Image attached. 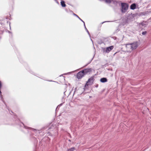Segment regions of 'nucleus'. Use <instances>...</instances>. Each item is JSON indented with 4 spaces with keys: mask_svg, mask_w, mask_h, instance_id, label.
Wrapping results in <instances>:
<instances>
[{
    "mask_svg": "<svg viewBox=\"0 0 151 151\" xmlns=\"http://www.w3.org/2000/svg\"><path fill=\"white\" fill-rule=\"evenodd\" d=\"M114 48L113 46H111L110 47L106 48H102V50L103 53H109L110 51L113 50Z\"/></svg>",
    "mask_w": 151,
    "mask_h": 151,
    "instance_id": "1",
    "label": "nucleus"
},
{
    "mask_svg": "<svg viewBox=\"0 0 151 151\" xmlns=\"http://www.w3.org/2000/svg\"><path fill=\"white\" fill-rule=\"evenodd\" d=\"M122 6V12H125L128 9V6L126 3H122L121 4Z\"/></svg>",
    "mask_w": 151,
    "mask_h": 151,
    "instance_id": "2",
    "label": "nucleus"
},
{
    "mask_svg": "<svg viewBox=\"0 0 151 151\" xmlns=\"http://www.w3.org/2000/svg\"><path fill=\"white\" fill-rule=\"evenodd\" d=\"M126 47L127 49V52H131L133 50L130 44H126Z\"/></svg>",
    "mask_w": 151,
    "mask_h": 151,
    "instance_id": "3",
    "label": "nucleus"
},
{
    "mask_svg": "<svg viewBox=\"0 0 151 151\" xmlns=\"http://www.w3.org/2000/svg\"><path fill=\"white\" fill-rule=\"evenodd\" d=\"M84 74L82 70L78 73L77 74V77L78 79H80L84 75Z\"/></svg>",
    "mask_w": 151,
    "mask_h": 151,
    "instance_id": "4",
    "label": "nucleus"
},
{
    "mask_svg": "<svg viewBox=\"0 0 151 151\" xmlns=\"http://www.w3.org/2000/svg\"><path fill=\"white\" fill-rule=\"evenodd\" d=\"M133 50L136 49L138 47V43L137 42H134L130 44Z\"/></svg>",
    "mask_w": 151,
    "mask_h": 151,
    "instance_id": "5",
    "label": "nucleus"
},
{
    "mask_svg": "<svg viewBox=\"0 0 151 151\" xmlns=\"http://www.w3.org/2000/svg\"><path fill=\"white\" fill-rule=\"evenodd\" d=\"M93 81V78H91L89 79L86 83V85L88 86L92 84Z\"/></svg>",
    "mask_w": 151,
    "mask_h": 151,
    "instance_id": "6",
    "label": "nucleus"
},
{
    "mask_svg": "<svg viewBox=\"0 0 151 151\" xmlns=\"http://www.w3.org/2000/svg\"><path fill=\"white\" fill-rule=\"evenodd\" d=\"M92 70L91 68H87L82 70L84 75H85L90 73Z\"/></svg>",
    "mask_w": 151,
    "mask_h": 151,
    "instance_id": "7",
    "label": "nucleus"
},
{
    "mask_svg": "<svg viewBox=\"0 0 151 151\" xmlns=\"http://www.w3.org/2000/svg\"><path fill=\"white\" fill-rule=\"evenodd\" d=\"M107 79L106 78H104L101 79L100 81L102 83H104L107 82Z\"/></svg>",
    "mask_w": 151,
    "mask_h": 151,
    "instance_id": "8",
    "label": "nucleus"
},
{
    "mask_svg": "<svg viewBox=\"0 0 151 151\" xmlns=\"http://www.w3.org/2000/svg\"><path fill=\"white\" fill-rule=\"evenodd\" d=\"M136 5L135 4H133L131 5L130 8L132 9H135Z\"/></svg>",
    "mask_w": 151,
    "mask_h": 151,
    "instance_id": "9",
    "label": "nucleus"
},
{
    "mask_svg": "<svg viewBox=\"0 0 151 151\" xmlns=\"http://www.w3.org/2000/svg\"><path fill=\"white\" fill-rule=\"evenodd\" d=\"M61 4L62 6L65 7L66 6V5L65 4V2L63 1H61Z\"/></svg>",
    "mask_w": 151,
    "mask_h": 151,
    "instance_id": "10",
    "label": "nucleus"
},
{
    "mask_svg": "<svg viewBox=\"0 0 151 151\" xmlns=\"http://www.w3.org/2000/svg\"><path fill=\"white\" fill-rule=\"evenodd\" d=\"M75 149L74 147H72L68 149V151H73Z\"/></svg>",
    "mask_w": 151,
    "mask_h": 151,
    "instance_id": "11",
    "label": "nucleus"
},
{
    "mask_svg": "<svg viewBox=\"0 0 151 151\" xmlns=\"http://www.w3.org/2000/svg\"><path fill=\"white\" fill-rule=\"evenodd\" d=\"M145 23H146V22H143L141 23L140 24V25H146V24H145Z\"/></svg>",
    "mask_w": 151,
    "mask_h": 151,
    "instance_id": "12",
    "label": "nucleus"
},
{
    "mask_svg": "<svg viewBox=\"0 0 151 151\" xmlns=\"http://www.w3.org/2000/svg\"><path fill=\"white\" fill-rule=\"evenodd\" d=\"M84 27H85V29H86V31L87 32H88V34L89 35V36H90V33H89L88 31V30H87V28H86V26H84Z\"/></svg>",
    "mask_w": 151,
    "mask_h": 151,
    "instance_id": "13",
    "label": "nucleus"
},
{
    "mask_svg": "<svg viewBox=\"0 0 151 151\" xmlns=\"http://www.w3.org/2000/svg\"><path fill=\"white\" fill-rule=\"evenodd\" d=\"M147 33V32L146 31H144V32H143L142 33V35H146V34Z\"/></svg>",
    "mask_w": 151,
    "mask_h": 151,
    "instance_id": "14",
    "label": "nucleus"
},
{
    "mask_svg": "<svg viewBox=\"0 0 151 151\" xmlns=\"http://www.w3.org/2000/svg\"><path fill=\"white\" fill-rule=\"evenodd\" d=\"M78 18L81 21H82L84 23V26H85V24L84 22H83L81 18H80L79 17Z\"/></svg>",
    "mask_w": 151,
    "mask_h": 151,
    "instance_id": "15",
    "label": "nucleus"
},
{
    "mask_svg": "<svg viewBox=\"0 0 151 151\" xmlns=\"http://www.w3.org/2000/svg\"><path fill=\"white\" fill-rule=\"evenodd\" d=\"M74 15L75 16H76L78 18L79 17L78 16H77L76 14H74Z\"/></svg>",
    "mask_w": 151,
    "mask_h": 151,
    "instance_id": "16",
    "label": "nucleus"
},
{
    "mask_svg": "<svg viewBox=\"0 0 151 151\" xmlns=\"http://www.w3.org/2000/svg\"><path fill=\"white\" fill-rule=\"evenodd\" d=\"M76 88L75 89V92H76Z\"/></svg>",
    "mask_w": 151,
    "mask_h": 151,
    "instance_id": "17",
    "label": "nucleus"
},
{
    "mask_svg": "<svg viewBox=\"0 0 151 151\" xmlns=\"http://www.w3.org/2000/svg\"><path fill=\"white\" fill-rule=\"evenodd\" d=\"M104 22H102V23H104Z\"/></svg>",
    "mask_w": 151,
    "mask_h": 151,
    "instance_id": "18",
    "label": "nucleus"
}]
</instances>
